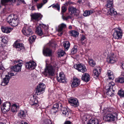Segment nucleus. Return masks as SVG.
Instances as JSON below:
<instances>
[{"label":"nucleus","instance_id":"f257e3e1","mask_svg":"<svg viewBox=\"0 0 124 124\" xmlns=\"http://www.w3.org/2000/svg\"><path fill=\"white\" fill-rule=\"evenodd\" d=\"M57 64L55 62L51 63V65H49L46 67L44 71L42 72L46 76L47 75L53 76L54 74L55 68L56 67Z\"/></svg>","mask_w":124,"mask_h":124},{"label":"nucleus","instance_id":"f03ea898","mask_svg":"<svg viewBox=\"0 0 124 124\" xmlns=\"http://www.w3.org/2000/svg\"><path fill=\"white\" fill-rule=\"evenodd\" d=\"M106 93L109 96H113L114 94V92L115 90L114 83L113 82L110 83L106 86Z\"/></svg>","mask_w":124,"mask_h":124},{"label":"nucleus","instance_id":"7ed1b4c3","mask_svg":"<svg viewBox=\"0 0 124 124\" xmlns=\"http://www.w3.org/2000/svg\"><path fill=\"white\" fill-rule=\"evenodd\" d=\"M117 115L116 113L112 114L110 112H108L107 114L104 116L103 119L107 121H114L117 119Z\"/></svg>","mask_w":124,"mask_h":124},{"label":"nucleus","instance_id":"20e7f679","mask_svg":"<svg viewBox=\"0 0 124 124\" xmlns=\"http://www.w3.org/2000/svg\"><path fill=\"white\" fill-rule=\"evenodd\" d=\"M9 16L8 17L7 21L9 24L13 26H16L18 24V19L14 18L13 16Z\"/></svg>","mask_w":124,"mask_h":124},{"label":"nucleus","instance_id":"39448f33","mask_svg":"<svg viewBox=\"0 0 124 124\" xmlns=\"http://www.w3.org/2000/svg\"><path fill=\"white\" fill-rule=\"evenodd\" d=\"M46 85L43 83H40L36 89V93L37 95L42 93L45 91Z\"/></svg>","mask_w":124,"mask_h":124},{"label":"nucleus","instance_id":"423d86ee","mask_svg":"<svg viewBox=\"0 0 124 124\" xmlns=\"http://www.w3.org/2000/svg\"><path fill=\"white\" fill-rule=\"evenodd\" d=\"M114 31L113 34V36L115 39L121 38L122 35V31L120 28L114 29Z\"/></svg>","mask_w":124,"mask_h":124},{"label":"nucleus","instance_id":"0eeeda50","mask_svg":"<svg viewBox=\"0 0 124 124\" xmlns=\"http://www.w3.org/2000/svg\"><path fill=\"white\" fill-rule=\"evenodd\" d=\"M22 31L24 35L27 36H29L33 33L31 27L27 26L24 27L22 30Z\"/></svg>","mask_w":124,"mask_h":124},{"label":"nucleus","instance_id":"6e6552de","mask_svg":"<svg viewBox=\"0 0 124 124\" xmlns=\"http://www.w3.org/2000/svg\"><path fill=\"white\" fill-rule=\"evenodd\" d=\"M10 104L9 102L7 101L4 102L1 106V110L5 113L9 111L10 109Z\"/></svg>","mask_w":124,"mask_h":124},{"label":"nucleus","instance_id":"1a4fd4ad","mask_svg":"<svg viewBox=\"0 0 124 124\" xmlns=\"http://www.w3.org/2000/svg\"><path fill=\"white\" fill-rule=\"evenodd\" d=\"M74 67L79 71L83 73L86 71L87 70L85 65L83 64H75L74 65Z\"/></svg>","mask_w":124,"mask_h":124},{"label":"nucleus","instance_id":"9d476101","mask_svg":"<svg viewBox=\"0 0 124 124\" xmlns=\"http://www.w3.org/2000/svg\"><path fill=\"white\" fill-rule=\"evenodd\" d=\"M69 102L72 106L77 107L79 106L78 100L76 98H70L69 100Z\"/></svg>","mask_w":124,"mask_h":124},{"label":"nucleus","instance_id":"9b49d317","mask_svg":"<svg viewBox=\"0 0 124 124\" xmlns=\"http://www.w3.org/2000/svg\"><path fill=\"white\" fill-rule=\"evenodd\" d=\"M13 45L14 47H15L17 51H23L24 50V45L22 43H17L15 42Z\"/></svg>","mask_w":124,"mask_h":124},{"label":"nucleus","instance_id":"f8f14e48","mask_svg":"<svg viewBox=\"0 0 124 124\" xmlns=\"http://www.w3.org/2000/svg\"><path fill=\"white\" fill-rule=\"evenodd\" d=\"M26 67L29 69H34L36 67V64L33 61H29L25 64Z\"/></svg>","mask_w":124,"mask_h":124},{"label":"nucleus","instance_id":"ddd939ff","mask_svg":"<svg viewBox=\"0 0 124 124\" xmlns=\"http://www.w3.org/2000/svg\"><path fill=\"white\" fill-rule=\"evenodd\" d=\"M57 79L58 81L60 82L65 83L66 82L65 76L62 72L60 73L59 76H57Z\"/></svg>","mask_w":124,"mask_h":124},{"label":"nucleus","instance_id":"4468645a","mask_svg":"<svg viewBox=\"0 0 124 124\" xmlns=\"http://www.w3.org/2000/svg\"><path fill=\"white\" fill-rule=\"evenodd\" d=\"M22 65V63L20 62L17 65H15L11 68L12 70L16 72H19L21 71V67Z\"/></svg>","mask_w":124,"mask_h":124},{"label":"nucleus","instance_id":"2eb2a0df","mask_svg":"<svg viewBox=\"0 0 124 124\" xmlns=\"http://www.w3.org/2000/svg\"><path fill=\"white\" fill-rule=\"evenodd\" d=\"M31 16L32 20H34L37 21L41 19L42 18L41 15L38 13H34L31 15Z\"/></svg>","mask_w":124,"mask_h":124},{"label":"nucleus","instance_id":"dca6fc26","mask_svg":"<svg viewBox=\"0 0 124 124\" xmlns=\"http://www.w3.org/2000/svg\"><path fill=\"white\" fill-rule=\"evenodd\" d=\"M40 26H38L36 28V32L39 36H41L43 35V32L40 27L44 28L45 27V25L44 24H40Z\"/></svg>","mask_w":124,"mask_h":124},{"label":"nucleus","instance_id":"f3484780","mask_svg":"<svg viewBox=\"0 0 124 124\" xmlns=\"http://www.w3.org/2000/svg\"><path fill=\"white\" fill-rule=\"evenodd\" d=\"M116 55L113 53L111 54L110 56L107 58V61L109 63H113L115 62Z\"/></svg>","mask_w":124,"mask_h":124},{"label":"nucleus","instance_id":"a211bd4d","mask_svg":"<svg viewBox=\"0 0 124 124\" xmlns=\"http://www.w3.org/2000/svg\"><path fill=\"white\" fill-rule=\"evenodd\" d=\"M52 50L49 48H44L43 49V54L44 55L46 56H51L52 55Z\"/></svg>","mask_w":124,"mask_h":124},{"label":"nucleus","instance_id":"6ab92c4d","mask_svg":"<svg viewBox=\"0 0 124 124\" xmlns=\"http://www.w3.org/2000/svg\"><path fill=\"white\" fill-rule=\"evenodd\" d=\"M80 84V81L79 79L77 78H74L71 86L72 87H76L78 86Z\"/></svg>","mask_w":124,"mask_h":124},{"label":"nucleus","instance_id":"aec40b11","mask_svg":"<svg viewBox=\"0 0 124 124\" xmlns=\"http://www.w3.org/2000/svg\"><path fill=\"white\" fill-rule=\"evenodd\" d=\"M10 79V77L9 76L6 75L5 77L4 78L3 81L2 82V85H7Z\"/></svg>","mask_w":124,"mask_h":124},{"label":"nucleus","instance_id":"412c9836","mask_svg":"<svg viewBox=\"0 0 124 124\" xmlns=\"http://www.w3.org/2000/svg\"><path fill=\"white\" fill-rule=\"evenodd\" d=\"M12 0L13 3H17L18 5L19 4V3H21V0H1V2L3 5H5L6 3Z\"/></svg>","mask_w":124,"mask_h":124},{"label":"nucleus","instance_id":"4be33fe9","mask_svg":"<svg viewBox=\"0 0 124 124\" xmlns=\"http://www.w3.org/2000/svg\"><path fill=\"white\" fill-rule=\"evenodd\" d=\"M101 70V68L100 67H95L94 68L93 70V73L94 78H96L98 76L99 73L98 72V70H99L100 72Z\"/></svg>","mask_w":124,"mask_h":124},{"label":"nucleus","instance_id":"5701e85b","mask_svg":"<svg viewBox=\"0 0 124 124\" xmlns=\"http://www.w3.org/2000/svg\"><path fill=\"white\" fill-rule=\"evenodd\" d=\"M60 109L61 112H62L63 115L67 116L68 115L69 112L68 109H67L66 108L64 107L62 104V107L60 108Z\"/></svg>","mask_w":124,"mask_h":124},{"label":"nucleus","instance_id":"b1692460","mask_svg":"<svg viewBox=\"0 0 124 124\" xmlns=\"http://www.w3.org/2000/svg\"><path fill=\"white\" fill-rule=\"evenodd\" d=\"M90 76L87 73H85L82 75V79L83 81L87 82L90 80Z\"/></svg>","mask_w":124,"mask_h":124},{"label":"nucleus","instance_id":"393cba45","mask_svg":"<svg viewBox=\"0 0 124 124\" xmlns=\"http://www.w3.org/2000/svg\"><path fill=\"white\" fill-rule=\"evenodd\" d=\"M1 29L3 32L7 33H10L13 30L11 28L6 27H2Z\"/></svg>","mask_w":124,"mask_h":124},{"label":"nucleus","instance_id":"a878e982","mask_svg":"<svg viewBox=\"0 0 124 124\" xmlns=\"http://www.w3.org/2000/svg\"><path fill=\"white\" fill-rule=\"evenodd\" d=\"M124 73H122V76H120L119 78H116L115 81L117 83H123L124 82Z\"/></svg>","mask_w":124,"mask_h":124},{"label":"nucleus","instance_id":"bb28decb","mask_svg":"<svg viewBox=\"0 0 124 124\" xmlns=\"http://www.w3.org/2000/svg\"><path fill=\"white\" fill-rule=\"evenodd\" d=\"M38 101L37 99L33 98L30 100V103L32 106H37L38 105Z\"/></svg>","mask_w":124,"mask_h":124},{"label":"nucleus","instance_id":"cd10ccee","mask_svg":"<svg viewBox=\"0 0 124 124\" xmlns=\"http://www.w3.org/2000/svg\"><path fill=\"white\" fill-rule=\"evenodd\" d=\"M19 108V106L15 104H13L12 106L11 111L13 113H16Z\"/></svg>","mask_w":124,"mask_h":124},{"label":"nucleus","instance_id":"c85d7f7f","mask_svg":"<svg viewBox=\"0 0 124 124\" xmlns=\"http://www.w3.org/2000/svg\"><path fill=\"white\" fill-rule=\"evenodd\" d=\"M69 34L70 36H72L75 38L77 37L79 34V33L78 32L75 30H71L70 31H69Z\"/></svg>","mask_w":124,"mask_h":124},{"label":"nucleus","instance_id":"c756f323","mask_svg":"<svg viewBox=\"0 0 124 124\" xmlns=\"http://www.w3.org/2000/svg\"><path fill=\"white\" fill-rule=\"evenodd\" d=\"M87 124H99V122L97 119L93 118L89 120Z\"/></svg>","mask_w":124,"mask_h":124},{"label":"nucleus","instance_id":"7c9ffc66","mask_svg":"<svg viewBox=\"0 0 124 124\" xmlns=\"http://www.w3.org/2000/svg\"><path fill=\"white\" fill-rule=\"evenodd\" d=\"M108 12L109 14L112 16L115 15L117 14L116 11L112 7L110 8L108 10Z\"/></svg>","mask_w":124,"mask_h":124},{"label":"nucleus","instance_id":"2f4dec72","mask_svg":"<svg viewBox=\"0 0 124 124\" xmlns=\"http://www.w3.org/2000/svg\"><path fill=\"white\" fill-rule=\"evenodd\" d=\"M66 27V25L64 23H62L58 26V31L59 32H61L62 30Z\"/></svg>","mask_w":124,"mask_h":124},{"label":"nucleus","instance_id":"473e14b6","mask_svg":"<svg viewBox=\"0 0 124 124\" xmlns=\"http://www.w3.org/2000/svg\"><path fill=\"white\" fill-rule=\"evenodd\" d=\"M26 112L23 110H21L18 113V116L20 118H22L25 117L26 116Z\"/></svg>","mask_w":124,"mask_h":124},{"label":"nucleus","instance_id":"72a5a7b5","mask_svg":"<svg viewBox=\"0 0 124 124\" xmlns=\"http://www.w3.org/2000/svg\"><path fill=\"white\" fill-rule=\"evenodd\" d=\"M93 12V11L92 10H85L84 12L83 15L85 17L87 16L91 15Z\"/></svg>","mask_w":124,"mask_h":124},{"label":"nucleus","instance_id":"f704fd0d","mask_svg":"<svg viewBox=\"0 0 124 124\" xmlns=\"http://www.w3.org/2000/svg\"><path fill=\"white\" fill-rule=\"evenodd\" d=\"M63 45L65 51H67L69 48L70 44L68 41H66L63 43Z\"/></svg>","mask_w":124,"mask_h":124},{"label":"nucleus","instance_id":"c9c22d12","mask_svg":"<svg viewBox=\"0 0 124 124\" xmlns=\"http://www.w3.org/2000/svg\"><path fill=\"white\" fill-rule=\"evenodd\" d=\"M69 12H71L70 14L72 15L73 14H75L76 13L77 9L75 7H70L68 8Z\"/></svg>","mask_w":124,"mask_h":124},{"label":"nucleus","instance_id":"e433bc0d","mask_svg":"<svg viewBox=\"0 0 124 124\" xmlns=\"http://www.w3.org/2000/svg\"><path fill=\"white\" fill-rule=\"evenodd\" d=\"M107 75L109 79L110 80H113L114 78L113 72L110 70L108 71Z\"/></svg>","mask_w":124,"mask_h":124},{"label":"nucleus","instance_id":"4c0bfd02","mask_svg":"<svg viewBox=\"0 0 124 124\" xmlns=\"http://www.w3.org/2000/svg\"><path fill=\"white\" fill-rule=\"evenodd\" d=\"M113 4V0H107V4L105 6L106 8H111L112 7Z\"/></svg>","mask_w":124,"mask_h":124},{"label":"nucleus","instance_id":"58836bf2","mask_svg":"<svg viewBox=\"0 0 124 124\" xmlns=\"http://www.w3.org/2000/svg\"><path fill=\"white\" fill-rule=\"evenodd\" d=\"M7 42L8 41L6 39H0V47L6 46Z\"/></svg>","mask_w":124,"mask_h":124},{"label":"nucleus","instance_id":"ea45409f","mask_svg":"<svg viewBox=\"0 0 124 124\" xmlns=\"http://www.w3.org/2000/svg\"><path fill=\"white\" fill-rule=\"evenodd\" d=\"M62 104L60 102H59L58 103H56L54 104L53 106V108H55L56 109H58V108H60H60L62 107Z\"/></svg>","mask_w":124,"mask_h":124},{"label":"nucleus","instance_id":"a19ab883","mask_svg":"<svg viewBox=\"0 0 124 124\" xmlns=\"http://www.w3.org/2000/svg\"><path fill=\"white\" fill-rule=\"evenodd\" d=\"M88 62L90 65L92 67H94L96 63L93 59H89Z\"/></svg>","mask_w":124,"mask_h":124},{"label":"nucleus","instance_id":"79ce46f5","mask_svg":"<svg viewBox=\"0 0 124 124\" xmlns=\"http://www.w3.org/2000/svg\"><path fill=\"white\" fill-rule=\"evenodd\" d=\"M118 95L121 97H124V91L122 89H120L118 92Z\"/></svg>","mask_w":124,"mask_h":124},{"label":"nucleus","instance_id":"37998d69","mask_svg":"<svg viewBox=\"0 0 124 124\" xmlns=\"http://www.w3.org/2000/svg\"><path fill=\"white\" fill-rule=\"evenodd\" d=\"M42 1V3H41L40 4H38L37 5V7L38 8H41L43 5L47 2V0H43Z\"/></svg>","mask_w":124,"mask_h":124},{"label":"nucleus","instance_id":"c03bdc74","mask_svg":"<svg viewBox=\"0 0 124 124\" xmlns=\"http://www.w3.org/2000/svg\"><path fill=\"white\" fill-rule=\"evenodd\" d=\"M64 53L65 52L62 50H59L58 52V54L60 57L63 56Z\"/></svg>","mask_w":124,"mask_h":124},{"label":"nucleus","instance_id":"a18cd8bd","mask_svg":"<svg viewBox=\"0 0 124 124\" xmlns=\"http://www.w3.org/2000/svg\"><path fill=\"white\" fill-rule=\"evenodd\" d=\"M77 49L76 46L74 47L71 50V54H73L76 53L77 51Z\"/></svg>","mask_w":124,"mask_h":124},{"label":"nucleus","instance_id":"49530a36","mask_svg":"<svg viewBox=\"0 0 124 124\" xmlns=\"http://www.w3.org/2000/svg\"><path fill=\"white\" fill-rule=\"evenodd\" d=\"M42 124H52L51 121L49 119H47L45 120Z\"/></svg>","mask_w":124,"mask_h":124},{"label":"nucleus","instance_id":"de8ad7c7","mask_svg":"<svg viewBox=\"0 0 124 124\" xmlns=\"http://www.w3.org/2000/svg\"><path fill=\"white\" fill-rule=\"evenodd\" d=\"M67 10V8L66 7L64 6H62V11L61 14L63 16V13L65 12Z\"/></svg>","mask_w":124,"mask_h":124},{"label":"nucleus","instance_id":"09e8293b","mask_svg":"<svg viewBox=\"0 0 124 124\" xmlns=\"http://www.w3.org/2000/svg\"><path fill=\"white\" fill-rule=\"evenodd\" d=\"M52 7L56 8L57 10L59 11L60 10V6L58 3H56Z\"/></svg>","mask_w":124,"mask_h":124},{"label":"nucleus","instance_id":"8fccbe9b","mask_svg":"<svg viewBox=\"0 0 124 124\" xmlns=\"http://www.w3.org/2000/svg\"><path fill=\"white\" fill-rule=\"evenodd\" d=\"M58 109L52 108L51 109V111L52 113H56L58 111Z\"/></svg>","mask_w":124,"mask_h":124},{"label":"nucleus","instance_id":"3c124183","mask_svg":"<svg viewBox=\"0 0 124 124\" xmlns=\"http://www.w3.org/2000/svg\"><path fill=\"white\" fill-rule=\"evenodd\" d=\"M79 43H81L83 45L85 44L86 42L85 40V39H79Z\"/></svg>","mask_w":124,"mask_h":124},{"label":"nucleus","instance_id":"603ef678","mask_svg":"<svg viewBox=\"0 0 124 124\" xmlns=\"http://www.w3.org/2000/svg\"><path fill=\"white\" fill-rule=\"evenodd\" d=\"M35 39H28L29 41L30 44H31L35 41Z\"/></svg>","mask_w":124,"mask_h":124},{"label":"nucleus","instance_id":"864d4df0","mask_svg":"<svg viewBox=\"0 0 124 124\" xmlns=\"http://www.w3.org/2000/svg\"><path fill=\"white\" fill-rule=\"evenodd\" d=\"M36 36L35 35H33L30 37L29 39H36Z\"/></svg>","mask_w":124,"mask_h":124},{"label":"nucleus","instance_id":"5fc2aeb1","mask_svg":"<svg viewBox=\"0 0 124 124\" xmlns=\"http://www.w3.org/2000/svg\"><path fill=\"white\" fill-rule=\"evenodd\" d=\"M64 124H71V122L69 121H67L65 122Z\"/></svg>","mask_w":124,"mask_h":124},{"label":"nucleus","instance_id":"6e6d98bb","mask_svg":"<svg viewBox=\"0 0 124 124\" xmlns=\"http://www.w3.org/2000/svg\"><path fill=\"white\" fill-rule=\"evenodd\" d=\"M14 74L13 73H10L9 74H8V76H10V78H11V77L12 76H14Z\"/></svg>","mask_w":124,"mask_h":124},{"label":"nucleus","instance_id":"4d7b16f0","mask_svg":"<svg viewBox=\"0 0 124 124\" xmlns=\"http://www.w3.org/2000/svg\"><path fill=\"white\" fill-rule=\"evenodd\" d=\"M0 70H1L3 71H4L5 70V69L3 67H0Z\"/></svg>","mask_w":124,"mask_h":124},{"label":"nucleus","instance_id":"13d9d810","mask_svg":"<svg viewBox=\"0 0 124 124\" xmlns=\"http://www.w3.org/2000/svg\"><path fill=\"white\" fill-rule=\"evenodd\" d=\"M71 3V2L69 1H68L66 3V4L67 5H68L69 4H70Z\"/></svg>","mask_w":124,"mask_h":124},{"label":"nucleus","instance_id":"bf43d9fd","mask_svg":"<svg viewBox=\"0 0 124 124\" xmlns=\"http://www.w3.org/2000/svg\"><path fill=\"white\" fill-rule=\"evenodd\" d=\"M21 124H28L25 122L22 121L21 122Z\"/></svg>","mask_w":124,"mask_h":124},{"label":"nucleus","instance_id":"052dcab7","mask_svg":"<svg viewBox=\"0 0 124 124\" xmlns=\"http://www.w3.org/2000/svg\"><path fill=\"white\" fill-rule=\"evenodd\" d=\"M81 39H85V38L84 35H82Z\"/></svg>","mask_w":124,"mask_h":124},{"label":"nucleus","instance_id":"680f3d73","mask_svg":"<svg viewBox=\"0 0 124 124\" xmlns=\"http://www.w3.org/2000/svg\"><path fill=\"white\" fill-rule=\"evenodd\" d=\"M70 16H68L66 17V20H67L68 19L70 18Z\"/></svg>","mask_w":124,"mask_h":124},{"label":"nucleus","instance_id":"e2e57ef3","mask_svg":"<svg viewBox=\"0 0 124 124\" xmlns=\"http://www.w3.org/2000/svg\"><path fill=\"white\" fill-rule=\"evenodd\" d=\"M62 18L63 19H64V20H66V17H65L64 16H62Z\"/></svg>","mask_w":124,"mask_h":124},{"label":"nucleus","instance_id":"0e129e2a","mask_svg":"<svg viewBox=\"0 0 124 124\" xmlns=\"http://www.w3.org/2000/svg\"><path fill=\"white\" fill-rule=\"evenodd\" d=\"M69 28L70 29H72V27L71 26V25H70L69 27Z\"/></svg>","mask_w":124,"mask_h":124},{"label":"nucleus","instance_id":"69168bd1","mask_svg":"<svg viewBox=\"0 0 124 124\" xmlns=\"http://www.w3.org/2000/svg\"><path fill=\"white\" fill-rule=\"evenodd\" d=\"M81 0H78V2L80 3H81Z\"/></svg>","mask_w":124,"mask_h":124},{"label":"nucleus","instance_id":"338daca9","mask_svg":"<svg viewBox=\"0 0 124 124\" xmlns=\"http://www.w3.org/2000/svg\"><path fill=\"white\" fill-rule=\"evenodd\" d=\"M21 0V2H23V3L24 2V0Z\"/></svg>","mask_w":124,"mask_h":124},{"label":"nucleus","instance_id":"774afa93","mask_svg":"<svg viewBox=\"0 0 124 124\" xmlns=\"http://www.w3.org/2000/svg\"><path fill=\"white\" fill-rule=\"evenodd\" d=\"M123 63H122V64H122V66H121V68H122V69H123Z\"/></svg>","mask_w":124,"mask_h":124}]
</instances>
